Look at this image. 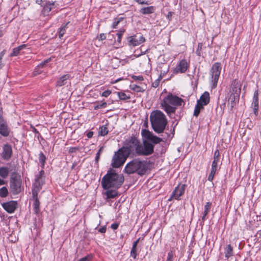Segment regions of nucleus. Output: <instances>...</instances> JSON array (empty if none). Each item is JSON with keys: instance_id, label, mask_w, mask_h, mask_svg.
Here are the masks:
<instances>
[{"instance_id": "nucleus-11", "label": "nucleus", "mask_w": 261, "mask_h": 261, "mask_svg": "<svg viewBox=\"0 0 261 261\" xmlns=\"http://www.w3.org/2000/svg\"><path fill=\"white\" fill-rule=\"evenodd\" d=\"M10 128L5 119L2 116L0 117V134L3 137H8L10 134Z\"/></svg>"}, {"instance_id": "nucleus-55", "label": "nucleus", "mask_w": 261, "mask_h": 261, "mask_svg": "<svg viewBox=\"0 0 261 261\" xmlns=\"http://www.w3.org/2000/svg\"><path fill=\"white\" fill-rule=\"evenodd\" d=\"M139 239H138L137 241H136L135 242H134L133 243V245L132 248H136L137 244H138V243L139 242Z\"/></svg>"}, {"instance_id": "nucleus-48", "label": "nucleus", "mask_w": 261, "mask_h": 261, "mask_svg": "<svg viewBox=\"0 0 261 261\" xmlns=\"http://www.w3.org/2000/svg\"><path fill=\"white\" fill-rule=\"evenodd\" d=\"M106 38V34H100L98 40H105Z\"/></svg>"}, {"instance_id": "nucleus-25", "label": "nucleus", "mask_w": 261, "mask_h": 261, "mask_svg": "<svg viewBox=\"0 0 261 261\" xmlns=\"http://www.w3.org/2000/svg\"><path fill=\"white\" fill-rule=\"evenodd\" d=\"M25 46H26L25 45L23 44V45H21L17 47L13 48V51L11 54L10 56L11 57L17 56L19 54V51L21 50L24 49L25 47Z\"/></svg>"}, {"instance_id": "nucleus-46", "label": "nucleus", "mask_w": 261, "mask_h": 261, "mask_svg": "<svg viewBox=\"0 0 261 261\" xmlns=\"http://www.w3.org/2000/svg\"><path fill=\"white\" fill-rule=\"evenodd\" d=\"M123 33V31H121V32H120L117 33L118 41L119 43H120V42H121V37H122Z\"/></svg>"}, {"instance_id": "nucleus-41", "label": "nucleus", "mask_w": 261, "mask_h": 261, "mask_svg": "<svg viewBox=\"0 0 261 261\" xmlns=\"http://www.w3.org/2000/svg\"><path fill=\"white\" fill-rule=\"evenodd\" d=\"M92 259L91 255H87L79 260V261H90Z\"/></svg>"}, {"instance_id": "nucleus-35", "label": "nucleus", "mask_w": 261, "mask_h": 261, "mask_svg": "<svg viewBox=\"0 0 261 261\" xmlns=\"http://www.w3.org/2000/svg\"><path fill=\"white\" fill-rule=\"evenodd\" d=\"M118 95L119 98L121 100H126L129 99V96H127L125 93L123 92H118Z\"/></svg>"}, {"instance_id": "nucleus-34", "label": "nucleus", "mask_w": 261, "mask_h": 261, "mask_svg": "<svg viewBox=\"0 0 261 261\" xmlns=\"http://www.w3.org/2000/svg\"><path fill=\"white\" fill-rule=\"evenodd\" d=\"M108 133V128L105 126H102L100 128V130L99 132V134L100 135L105 136Z\"/></svg>"}, {"instance_id": "nucleus-64", "label": "nucleus", "mask_w": 261, "mask_h": 261, "mask_svg": "<svg viewBox=\"0 0 261 261\" xmlns=\"http://www.w3.org/2000/svg\"><path fill=\"white\" fill-rule=\"evenodd\" d=\"M166 261H172V259H167Z\"/></svg>"}, {"instance_id": "nucleus-10", "label": "nucleus", "mask_w": 261, "mask_h": 261, "mask_svg": "<svg viewBox=\"0 0 261 261\" xmlns=\"http://www.w3.org/2000/svg\"><path fill=\"white\" fill-rule=\"evenodd\" d=\"M12 153L13 150L12 146L8 143L4 144L3 146L2 153L1 154L2 158L4 160L8 161L11 158Z\"/></svg>"}, {"instance_id": "nucleus-45", "label": "nucleus", "mask_w": 261, "mask_h": 261, "mask_svg": "<svg viewBox=\"0 0 261 261\" xmlns=\"http://www.w3.org/2000/svg\"><path fill=\"white\" fill-rule=\"evenodd\" d=\"M107 106V102H102V103H100L99 105H97L95 109H100L102 108L106 107Z\"/></svg>"}, {"instance_id": "nucleus-58", "label": "nucleus", "mask_w": 261, "mask_h": 261, "mask_svg": "<svg viewBox=\"0 0 261 261\" xmlns=\"http://www.w3.org/2000/svg\"><path fill=\"white\" fill-rule=\"evenodd\" d=\"M36 70H37V69H36ZM41 71H37V70H35V71H34V75H37V74H39L40 73H41Z\"/></svg>"}, {"instance_id": "nucleus-5", "label": "nucleus", "mask_w": 261, "mask_h": 261, "mask_svg": "<svg viewBox=\"0 0 261 261\" xmlns=\"http://www.w3.org/2000/svg\"><path fill=\"white\" fill-rule=\"evenodd\" d=\"M147 168V164L145 161L136 159L126 165L125 171L127 174L136 172L139 175H143L146 172Z\"/></svg>"}, {"instance_id": "nucleus-43", "label": "nucleus", "mask_w": 261, "mask_h": 261, "mask_svg": "<svg viewBox=\"0 0 261 261\" xmlns=\"http://www.w3.org/2000/svg\"><path fill=\"white\" fill-rule=\"evenodd\" d=\"M111 91L109 90H107L102 93L101 96L107 97L109 95H110L111 94Z\"/></svg>"}, {"instance_id": "nucleus-36", "label": "nucleus", "mask_w": 261, "mask_h": 261, "mask_svg": "<svg viewBox=\"0 0 261 261\" xmlns=\"http://www.w3.org/2000/svg\"><path fill=\"white\" fill-rule=\"evenodd\" d=\"M122 17H120L119 18H116L114 20V21L113 23L112 27L113 28H116L117 25L119 23V22L123 20Z\"/></svg>"}, {"instance_id": "nucleus-13", "label": "nucleus", "mask_w": 261, "mask_h": 261, "mask_svg": "<svg viewBox=\"0 0 261 261\" xmlns=\"http://www.w3.org/2000/svg\"><path fill=\"white\" fill-rule=\"evenodd\" d=\"M186 188L185 185H178L173 191L171 197L169 199V200H171L172 199H175L176 200H179V197L182 195L185 192Z\"/></svg>"}, {"instance_id": "nucleus-31", "label": "nucleus", "mask_w": 261, "mask_h": 261, "mask_svg": "<svg viewBox=\"0 0 261 261\" xmlns=\"http://www.w3.org/2000/svg\"><path fill=\"white\" fill-rule=\"evenodd\" d=\"M203 109V107L197 103L195 106L194 112V116L197 117L199 115L200 110Z\"/></svg>"}, {"instance_id": "nucleus-63", "label": "nucleus", "mask_w": 261, "mask_h": 261, "mask_svg": "<svg viewBox=\"0 0 261 261\" xmlns=\"http://www.w3.org/2000/svg\"><path fill=\"white\" fill-rule=\"evenodd\" d=\"M201 46H202V44H199L198 46V48H201Z\"/></svg>"}, {"instance_id": "nucleus-40", "label": "nucleus", "mask_w": 261, "mask_h": 261, "mask_svg": "<svg viewBox=\"0 0 261 261\" xmlns=\"http://www.w3.org/2000/svg\"><path fill=\"white\" fill-rule=\"evenodd\" d=\"M137 250L136 248H132L130 251V256L134 258H136L137 256Z\"/></svg>"}, {"instance_id": "nucleus-47", "label": "nucleus", "mask_w": 261, "mask_h": 261, "mask_svg": "<svg viewBox=\"0 0 261 261\" xmlns=\"http://www.w3.org/2000/svg\"><path fill=\"white\" fill-rule=\"evenodd\" d=\"M132 78L135 80H139V81H142L143 80V78L141 76H136V75H133Z\"/></svg>"}, {"instance_id": "nucleus-22", "label": "nucleus", "mask_w": 261, "mask_h": 261, "mask_svg": "<svg viewBox=\"0 0 261 261\" xmlns=\"http://www.w3.org/2000/svg\"><path fill=\"white\" fill-rule=\"evenodd\" d=\"M70 75L69 74H65L61 77L57 82V86L59 87L62 86L66 84V81L69 79Z\"/></svg>"}, {"instance_id": "nucleus-14", "label": "nucleus", "mask_w": 261, "mask_h": 261, "mask_svg": "<svg viewBox=\"0 0 261 261\" xmlns=\"http://www.w3.org/2000/svg\"><path fill=\"white\" fill-rule=\"evenodd\" d=\"M241 90V83L236 80H233L231 85L230 93L236 94V95L240 96Z\"/></svg>"}, {"instance_id": "nucleus-29", "label": "nucleus", "mask_w": 261, "mask_h": 261, "mask_svg": "<svg viewBox=\"0 0 261 261\" xmlns=\"http://www.w3.org/2000/svg\"><path fill=\"white\" fill-rule=\"evenodd\" d=\"M211 205H212V203L210 202H207L206 203V204L204 206V211L203 212V217L202 218V220L204 219V218L208 213L210 210L211 208Z\"/></svg>"}, {"instance_id": "nucleus-1", "label": "nucleus", "mask_w": 261, "mask_h": 261, "mask_svg": "<svg viewBox=\"0 0 261 261\" xmlns=\"http://www.w3.org/2000/svg\"><path fill=\"white\" fill-rule=\"evenodd\" d=\"M141 134L145 141H143V145L140 143L139 149L138 151V155H148L151 154L153 152V145L149 142L151 141L154 144H157L162 141V139L154 136L152 133L148 130L142 129Z\"/></svg>"}, {"instance_id": "nucleus-4", "label": "nucleus", "mask_w": 261, "mask_h": 261, "mask_svg": "<svg viewBox=\"0 0 261 261\" xmlns=\"http://www.w3.org/2000/svg\"><path fill=\"white\" fill-rule=\"evenodd\" d=\"M150 119L153 130L161 133L164 130L167 121L165 115L160 111H155L151 113Z\"/></svg>"}, {"instance_id": "nucleus-32", "label": "nucleus", "mask_w": 261, "mask_h": 261, "mask_svg": "<svg viewBox=\"0 0 261 261\" xmlns=\"http://www.w3.org/2000/svg\"><path fill=\"white\" fill-rule=\"evenodd\" d=\"M39 161L41 164L42 168H43L46 161V157L42 152L39 153Z\"/></svg>"}, {"instance_id": "nucleus-53", "label": "nucleus", "mask_w": 261, "mask_h": 261, "mask_svg": "<svg viewBox=\"0 0 261 261\" xmlns=\"http://www.w3.org/2000/svg\"><path fill=\"white\" fill-rule=\"evenodd\" d=\"M93 135V132H89L87 134V136L88 137V138H91Z\"/></svg>"}, {"instance_id": "nucleus-28", "label": "nucleus", "mask_w": 261, "mask_h": 261, "mask_svg": "<svg viewBox=\"0 0 261 261\" xmlns=\"http://www.w3.org/2000/svg\"><path fill=\"white\" fill-rule=\"evenodd\" d=\"M232 247L231 245L230 244L227 245L225 248V257L229 258L232 255Z\"/></svg>"}, {"instance_id": "nucleus-23", "label": "nucleus", "mask_w": 261, "mask_h": 261, "mask_svg": "<svg viewBox=\"0 0 261 261\" xmlns=\"http://www.w3.org/2000/svg\"><path fill=\"white\" fill-rule=\"evenodd\" d=\"M140 11L143 14H151L154 12V8L153 6H149L145 8H143L140 10Z\"/></svg>"}, {"instance_id": "nucleus-21", "label": "nucleus", "mask_w": 261, "mask_h": 261, "mask_svg": "<svg viewBox=\"0 0 261 261\" xmlns=\"http://www.w3.org/2000/svg\"><path fill=\"white\" fill-rule=\"evenodd\" d=\"M218 162L219 161L213 160L212 164L211 172L208 176V180L209 181H212L214 178L216 172L218 169Z\"/></svg>"}, {"instance_id": "nucleus-30", "label": "nucleus", "mask_w": 261, "mask_h": 261, "mask_svg": "<svg viewBox=\"0 0 261 261\" xmlns=\"http://www.w3.org/2000/svg\"><path fill=\"white\" fill-rule=\"evenodd\" d=\"M129 87L132 90L135 91L137 92H142L144 91V90L140 86H138L136 84H131Z\"/></svg>"}, {"instance_id": "nucleus-20", "label": "nucleus", "mask_w": 261, "mask_h": 261, "mask_svg": "<svg viewBox=\"0 0 261 261\" xmlns=\"http://www.w3.org/2000/svg\"><path fill=\"white\" fill-rule=\"evenodd\" d=\"M188 68V63L185 59L182 60L175 68L176 72L184 73L186 72Z\"/></svg>"}, {"instance_id": "nucleus-17", "label": "nucleus", "mask_w": 261, "mask_h": 261, "mask_svg": "<svg viewBox=\"0 0 261 261\" xmlns=\"http://www.w3.org/2000/svg\"><path fill=\"white\" fill-rule=\"evenodd\" d=\"M17 203L15 201H9L3 204V208L8 213H13L16 208Z\"/></svg>"}, {"instance_id": "nucleus-19", "label": "nucleus", "mask_w": 261, "mask_h": 261, "mask_svg": "<svg viewBox=\"0 0 261 261\" xmlns=\"http://www.w3.org/2000/svg\"><path fill=\"white\" fill-rule=\"evenodd\" d=\"M210 101V95L208 92H205L204 93L200 96L199 100H197V103L204 106L208 103Z\"/></svg>"}, {"instance_id": "nucleus-26", "label": "nucleus", "mask_w": 261, "mask_h": 261, "mask_svg": "<svg viewBox=\"0 0 261 261\" xmlns=\"http://www.w3.org/2000/svg\"><path fill=\"white\" fill-rule=\"evenodd\" d=\"M9 173V169L7 167L0 168V176L3 178L7 177Z\"/></svg>"}, {"instance_id": "nucleus-16", "label": "nucleus", "mask_w": 261, "mask_h": 261, "mask_svg": "<svg viewBox=\"0 0 261 261\" xmlns=\"http://www.w3.org/2000/svg\"><path fill=\"white\" fill-rule=\"evenodd\" d=\"M55 8V4L54 2H46L42 11L43 15L44 16L48 15L50 11Z\"/></svg>"}, {"instance_id": "nucleus-54", "label": "nucleus", "mask_w": 261, "mask_h": 261, "mask_svg": "<svg viewBox=\"0 0 261 261\" xmlns=\"http://www.w3.org/2000/svg\"><path fill=\"white\" fill-rule=\"evenodd\" d=\"M136 2L137 3H138V4H146V5H148L147 3V2H145L144 1H141V0H136Z\"/></svg>"}, {"instance_id": "nucleus-27", "label": "nucleus", "mask_w": 261, "mask_h": 261, "mask_svg": "<svg viewBox=\"0 0 261 261\" xmlns=\"http://www.w3.org/2000/svg\"><path fill=\"white\" fill-rule=\"evenodd\" d=\"M114 190H109L108 189L107 191L105 193V194L107 196L108 198H112L115 197L117 194V193L115 189Z\"/></svg>"}, {"instance_id": "nucleus-9", "label": "nucleus", "mask_w": 261, "mask_h": 261, "mask_svg": "<svg viewBox=\"0 0 261 261\" xmlns=\"http://www.w3.org/2000/svg\"><path fill=\"white\" fill-rule=\"evenodd\" d=\"M221 70V65L219 63H215L212 67L211 74L212 82L213 83V87L214 88H215L217 86V82L220 74Z\"/></svg>"}, {"instance_id": "nucleus-50", "label": "nucleus", "mask_w": 261, "mask_h": 261, "mask_svg": "<svg viewBox=\"0 0 261 261\" xmlns=\"http://www.w3.org/2000/svg\"><path fill=\"white\" fill-rule=\"evenodd\" d=\"M78 150V148L77 147H71L70 149H69V152H75L76 150Z\"/></svg>"}, {"instance_id": "nucleus-38", "label": "nucleus", "mask_w": 261, "mask_h": 261, "mask_svg": "<svg viewBox=\"0 0 261 261\" xmlns=\"http://www.w3.org/2000/svg\"><path fill=\"white\" fill-rule=\"evenodd\" d=\"M51 59L48 58L42 63H41L38 66L37 68H43L48 62H49L50 61Z\"/></svg>"}, {"instance_id": "nucleus-18", "label": "nucleus", "mask_w": 261, "mask_h": 261, "mask_svg": "<svg viewBox=\"0 0 261 261\" xmlns=\"http://www.w3.org/2000/svg\"><path fill=\"white\" fill-rule=\"evenodd\" d=\"M240 96L231 93L229 94L228 99V106L232 109L239 102Z\"/></svg>"}, {"instance_id": "nucleus-51", "label": "nucleus", "mask_w": 261, "mask_h": 261, "mask_svg": "<svg viewBox=\"0 0 261 261\" xmlns=\"http://www.w3.org/2000/svg\"><path fill=\"white\" fill-rule=\"evenodd\" d=\"M98 231L101 233H105L106 231V227L103 226L102 228H100Z\"/></svg>"}, {"instance_id": "nucleus-57", "label": "nucleus", "mask_w": 261, "mask_h": 261, "mask_svg": "<svg viewBox=\"0 0 261 261\" xmlns=\"http://www.w3.org/2000/svg\"><path fill=\"white\" fill-rule=\"evenodd\" d=\"M4 35V31L0 28V37H2Z\"/></svg>"}, {"instance_id": "nucleus-52", "label": "nucleus", "mask_w": 261, "mask_h": 261, "mask_svg": "<svg viewBox=\"0 0 261 261\" xmlns=\"http://www.w3.org/2000/svg\"><path fill=\"white\" fill-rule=\"evenodd\" d=\"M159 81H160V80H158L157 81H156L155 82L153 83V84H152L153 87H154L155 88L159 86Z\"/></svg>"}, {"instance_id": "nucleus-61", "label": "nucleus", "mask_w": 261, "mask_h": 261, "mask_svg": "<svg viewBox=\"0 0 261 261\" xmlns=\"http://www.w3.org/2000/svg\"><path fill=\"white\" fill-rule=\"evenodd\" d=\"M121 80H122V79H118L116 80V81H115L114 82H112V83L114 84V83H117L118 82H119Z\"/></svg>"}, {"instance_id": "nucleus-59", "label": "nucleus", "mask_w": 261, "mask_h": 261, "mask_svg": "<svg viewBox=\"0 0 261 261\" xmlns=\"http://www.w3.org/2000/svg\"><path fill=\"white\" fill-rule=\"evenodd\" d=\"M4 184H5L4 180L0 178V186L4 185Z\"/></svg>"}, {"instance_id": "nucleus-6", "label": "nucleus", "mask_w": 261, "mask_h": 261, "mask_svg": "<svg viewBox=\"0 0 261 261\" xmlns=\"http://www.w3.org/2000/svg\"><path fill=\"white\" fill-rule=\"evenodd\" d=\"M140 145L139 141L135 137L131 136L125 140L124 146L122 148H124V152L128 155L134 152L138 155V151H140Z\"/></svg>"}, {"instance_id": "nucleus-42", "label": "nucleus", "mask_w": 261, "mask_h": 261, "mask_svg": "<svg viewBox=\"0 0 261 261\" xmlns=\"http://www.w3.org/2000/svg\"><path fill=\"white\" fill-rule=\"evenodd\" d=\"M66 25L62 28L59 32V38H62L64 34H65V31Z\"/></svg>"}, {"instance_id": "nucleus-33", "label": "nucleus", "mask_w": 261, "mask_h": 261, "mask_svg": "<svg viewBox=\"0 0 261 261\" xmlns=\"http://www.w3.org/2000/svg\"><path fill=\"white\" fill-rule=\"evenodd\" d=\"M8 194V191L6 187H3L0 189V196L1 197H5Z\"/></svg>"}, {"instance_id": "nucleus-39", "label": "nucleus", "mask_w": 261, "mask_h": 261, "mask_svg": "<svg viewBox=\"0 0 261 261\" xmlns=\"http://www.w3.org/2000/svg\"><path fill=\"white\" fill-rule=\"evenodd\" d=\"M5 54V50H3L0 53V69L4 66V64L2 63V59Z\"/></svg>"}, {"instance_id": "nucleus-7", "label": "nucleus", "mask_w": 261, "mask_h": 261, "mask_svg": "<svg viewBox=\"0 0 261 261\" xmlns=\"http://www.w3.org/2000/svg\"><path fill=\"white\" fill-rule=\"evenodd\" d=\"M129 155L124 151V148H121L116 152L113 157L111 165L114 168H118L125 162Z\"/></svg>"}, {"instance_id": "nucleus-60", "label": "nucleus", "mask_w": 261, "mask_h": 261, "mask_svg": "<svg viewBox=\"0 0 261 261\" xmlns=\"http://www.w3.org/2000/svg\"><path fill=\"white\" fill-rule=\"evenodd\" d=\"M20 191V187H17L15 189V192L16 193H18Z\"/></svg>"}, {"instance_id": "nucleus-2", "label": "nucleus", "mask_w": 261, "mask_h": 261, "mask_svg": "<svg viewBox=\"0 0 261 261\" xmlns=\"http://www.w3.org/2000/svg\"><path fill=\"white\" fill-rule=\"evenodd\" d=\"M124 181V177L117 174L114 170L108 171L101 180V185L103 189L108 190L111 188L118 189Z\"/></svg>"}, {"instance_id": "nucleus-12", "label": "nucleus", "mask_w": 261, "mask_h": 261, "mask_svg": "<svg viewBox=\"0 0 261 261\" xmlns=\"http://www.w3.org/2000/svg\"><path fill=\"white\" fill-rule=\"evenodd\" d=\"M145 41V39L142 35H135L128 38V43L130 46H138Z\"/></svg>"}, {"instance_id": "nucleus-24", "label": "nucleus", "mask_w": 261, "mask_h": 261, "mask_svg": "<svg viewBox=\"0 0 261 261\" xmlns=\"http://www.w3.org/2000/svg\"><path fill=\"white\" fill-rule=\"evenodd\" d=\"M35 198V201L33 204L34 211L36 214H38L39 212L40 202L37 196H33Z\"/></svg>"}, {"instance_id": "nucleus-56", "label": "nucleus", "mask_w": 261, "mask_h": 261, "mask_svg": "<svg viewBox=\"0 0 261 261\" xmlns=\"http://www.w3.org/2000/svg\"><path fill=\"white\" fill-rule=\"evenodd\" d=\"M172 257H173V254H172V252H169L168 254V257L167 259H172Z\"/></svg>"}, {"instance_id": "nucleus-44", "label": "nucleus", "mask_w": 261, "mask_h": 261, "mask_svg": "<svg viewBox=\"0 0 261 261\" xmlns=\"http://www.w3.org/2000/svg\"><path fill=\"white\" fill-rule=\"evenodd\" d=\"M102 150H103V147H100V148L99 149V150L97 152L96 158H95V160L96 162H98V161L99 159V157H100V154L101 152L102 151Z\"/></svg>"}, {"instance_id": "nucleus-8", "label": "nucleus", "mask_w": 261, "mask_h": 261, "mask_svg": "<svg viewBox=\"0 0 261 261\" xmlns=\"http://www.w3.org/2000/svg\"><path fill=\"white\" fill-rule=\"evenodd\" d=\"M44 171L41 170L35 176V181L32 189L33 196H37L38 192L41 189L44 184Z\"/></svg>"}, {"instance_id": "nucleus-15", "label": "nucleus", "mask_w": 261, "mask_h": 261, "mask_svg": "<svg viewBox=\"0 0 261 261\" xmlns=\"http://www.w3.org/2000/svg\"><path fill=\"white\" fill-rule=\"evenodd\" d=\"M251 108L253 109L254 114L257 116L258 110V93L257 90L254 93Z\"/></svg>"}, {"instance_id": "nucleus-3", "label": "nucleus", "mask_w": 261, "mask_h": 261, "mask_svg": "<svg viewBox=\"0 0 261 261\" xmlns=\"http://www.w3.org/2000/svg\"><path fill=\"white\" fill-rule=\"evenodd\" d=\"M183 100L181 98L172 94H169L164 98L161 103L162 108L170 116L174 113L176 107L181 106Z\"/></svg>"}, {"instance_id": "nucleus-37", "label": "nucleus", "mask_w": 261, "mask_h": 261, "mask_svg": "<svg viewBox=\"0 0 261 261\" xmlns=\"http://www.w3.org/2000/svg\"><path fill=\"white\" fill-rule=\"evenodd\" d=\"M219 156H220V152H219V150L217 149L215 151L214 155V160L219 161Z\"/></svg>"}, {"instance_id": "nucleus-62", "label": "nucleus", "mask_w": 261, "mask_h": 261, "mask_svg": "<svg viewBox=\"0 0 261 261\" xmlns=\"http://www.w3.org/2000/svg\"><path fill=\"white\" fill-rule=\"evenodd\" d=\"M36 1L38 4H40L42 0H37Z\"/></svg>"}, {"instance_id": "nucleus-49", "label": "nucleus", "mask_w": 261, "mask_h": 261, "mask_svg": "<svg viewBox=\"0 0 261 261\" xmlns=\"http://www.w3.org/2000/svg\"><path fill=\"white\" fill-rule=\"evenodd\" d=\"M118 227V224L117 223H114L111 225V228L113 229H117Z\"/></svg>"}]
</instances>
